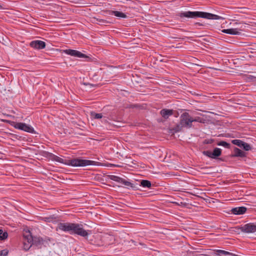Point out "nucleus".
Returning <instances> with one entry per match:
<instances>
[{
	"mask_svg": "<svg viewBox=\"0 0 256 256\" xmlns=\"http://www.w3.org/2000/svg\"><path fill=\"white\" fill-rule=\"evenodd\" d=\"M50 157L53 161H56L62 164H66L68 166L74 167L86 166H95L96 165V164L97 163V162L95 161L88 160H82L78 158L69 160H68L67 162H65L64 159L54 155L53 154H50Z\"/></svg>",
	"mask_w": 256,
	"mask_h": 256,
	"instance_id": "obj_1",
	"label": "nucleus"
},
{
	"mask_svg": "<svg viewBox=\"0 0 256 256\" xmlns=\"http://www.w3.org/2000/svg\"><path fill=\"white\" fill-rule=\"evenodd\" d=\"M206 119L200 113H193L191 116L188 113L184 112L180 116V125L182 128L194 126L195 122L204 123Z\"/></svg>",
	"mask_w": 256,
	"mask_h": 256,
	"instance_id": "obj_2",
	"label": "nucleus"
},
{
	"mask_svg": "<svg viewBox=\"0 0 256 256\" xmlns=\"http://www.w3.org/2000/svg\"><path fill=\"white\" fill-rule=\"evenodd\" d=\"M179 16L181 18H202L208 20H219L220 18V16L218 15L202 12H182L179 14Z\"/></svg>",
	"mask_w": 256,
	"mask_h": 256,
	"instance_id": "obj_3",
	"label": "nucleus"
},
{
	"mask_svg": "<svg viewBox=\"0 0 256 256\" xmlns=\"http://www.w3.org/2000/svg\"><path fill=\"white\" fill-rule=\"evenodd\" d=\"M22 248L26 251L30 250L32 244L40 243V238H33L30 230L26 231L24 234Z\"/></svg>",
	"mask_w": 256,
	"mask_h": 256,
	"instance_id": "obj_4",
	"label": "nucleus"
},
{
	"mask_svg": "<svg viewBox=\"0 0 256 256\" xmlns=\"http://www.w3.org/2000/svg\"><path fill=\"white\" fill-rule=\"evenodd\" d=\"M90 230L84 228L83 224L78 223H73L72 234H77L82 237H86L89 234Z\"/></svg>",
	"mask_w": 256,
	"mask_h": 256,
	"instance_id": "obj_5",
	"label": "nucleus"
},
{
	"mask_svg": "<svg viewBox=\"0 0 256 256\" xmlns=\"http://www.w3.org/2000/svg\"><path fill=\"white\" fill-rule=\"evenodd\" d=\"M72 226L73 223L72 222H60L58 224L56 228V230H60L72 234Z\"/></svg>",
	"mask_w": 256,
	"mask_h": 256,
	"instance_id": "obj_6",
	"label": "nucleus"
},
{
	"mask_svg": "<svg viewBox=\"0 0 256 256\" xmlns=\"http://www.w3.org/2000/svg\"><path fill=\"white\" fill-rule=\"evenodd\" d=\"M109 178L112 180L115 181L120 184H122L126 186L128 188H134V184H132L130 181L126 180L122 178L114 175H110L108 176Z\"/></svg>",
	"mask_w": 256,
	"mask_h": 256,
	"instance_id": "obj_7",
	"label": "nucleus"
},
{
	"mask_svg": "<svg viewBox=\"0 0 256 256\" xmlns=\"http://www.w3.org/2000/svg\"><path fill=\"white\" fill-rule=\"evenodd\" d=\"M62 52L74 57L79 58H86V56L84 54L80 52H79L77 50L71 49L63 50H62Z\"/></svg>",
	"mask_w": 256,
	"mask_h": 256,
	"instance_id": "obj_8",
	"label": "nucleus"
},
{
	"mask_svg": "<svg viewBox=\"0 0 256 256\" xmlns=\"http://www.w3.org/2000/svg\"><path fill=\"white\" fill-rule=\"evenodd\" d=\"M242 232L246 233H253L256 232V224L249 223L240 228Z\"/></svg>",
	"mask_w": 256,
	"mask_h": 256,
	"instance_id": "obj_9",
	"label": "nucleus"
},
{
	"mask_svg": "<svg viewBox=\"0 0 256 256\" xmlns=\"http://www.w3.org/2000/svg\"><path fill=\"white\" fill-rule=\"evenodd\" d=\"M30 46L34 49L41 50L45 48L46 43L42 40H35L32 41L30 44Z\"/></svg>",
	"mask_w": 256,
	"mask_h": 256,
	"instance_id": "obj_10",
	"label": "nucleus"
},
{
	"mask_svg": "<svg viewBox=\"0 0 256 256\" xmlns=\"http://www.w3.org/2000/svg\"><path fill=\"white\" fill-rule=\"evenodd\" d=\"M232 143L240 148H242L245 150L248 151L250 150V145L241 140H232Z\"/></svg>",
	"mask_w": 256,
	"mask_h": 256,
	"instance_id": "obj_11",
	"label": "nucleus"
},
{
	"mask_svg": "<svg viewBox=\"0 0 256 256\" xmlns=\"http://www.w3.org/2000/svg\"><path fill=\"white\" fill-rule=\"evenodd\" d=\"M90 116L92 119L100 120L102 122H107V118L106 114L104 115L101 113H96L92 112L90 114Z\"/></svg>",
	"mask_w": 256,
	"mask_h": 256,
	"instance_id": "obj_12",
	"label": "nucleus"
},
{
	"mask_svg": "<svg viewBox=\"0 0 256 256\" xmlns=\"http://www.w3.org/2000/svg\"><path fill=\"white\" fill-rule=\"evenodd\" d=\"M160 114L163 118L167 119L173 114L174 110H172L164 108L160 110Z\"/></svg>",
	"mask_w": 256,
	"mask_h": 256,
	"instance_id": "obj_13",
	"label": "nucleus"
},
{
	"mask_svg": "<svg viewBox=\"0 0 256 256\" xmlns=\"http://www.w3.org/2000/svg\"><path fill=\"white\" fill-rule=\"evenodd\" d=\"M246 208L244 206H240L232 208V212L234 214H242L246 212Z\"/></svg>",
	"mask_w": 256,
	"mask_h": 256,
	"instance_id": "obj_14",
	"label": "nucleus"
},
{
	"mask_svg": "<svg viewBox=\"0 0 256 256\" xmlns=\"http://www.w3.org/2000/svg\"><path fill=\"white\" fill-rule=\"evenodd\" d=\"M222 32L225 34L232 35H238L240 34V30L238 28L224 29L222 30Z\"/></svg>",
	"mask_w": 256,
	"mask_h": 256,
	"instance_id": "obj_15",
	"label": "nucleus"
},
{
	"mask_svg": "<svg viewBox=\"0 0 256 256\" xmlns=\"http://www.w3.org/2000/svg\"><path fill=\"white\" fill-rule=\"evenodd\" d=\"M110 14L118 18H127L126 15L124 13L117 10H112L110 12Z\"/></svg>",
	"mask_w": 256,
	"mask_h": 256,
	"instance_id": "obj_16",
	"label": "nucleus"
},
{
	"mask_svg": "<svg viewBox=\"0 0 256 256\" xmlns=\"http://www.w3.org/2000/svg\"><path fill=\"white\" fill-rule=\"evenodd\" d=\"M42 220L45 222H54L58 220V218H57V216H56L54 215H52V216H48L42 217Z\"/></svg>",
	"mask_w": 256,
	"mask_h": 256,
	"instance_id": "obj_17",
	"label": "nucleus"
},
{
	"mask_svg": "<svg viewBox=\"0 0 256 256\" xmlns=\"http://www.w3.org/2000/svg\"><path fill=\"white\" fill-rule=\"evenodd\" d=\"M234 156L243 158L246 156V153L237 148H234Z\"/></svg>",
	"mask_w": 256,
	"mask_h": 256,
	"instance_id": "obj_18",
	"label": "nucleus"
},
{
	"mask_svg": "<svg viewBox=\"0 0 256 256\" xmlns=\"http://www.w3.org/2000/svg\"><path fill=\"white\" fill-rule=\"evenodd\" d=\"M216 253H217V254L219 256H234V254H232L229 252H227V251H226L224 250H217Z\"/></svg>",
	"mask_w": 256,
	"mask_h": 256,
	"instance_id": "obj_19",
	"label": "nucleus"
},
{
	"mask_svg": "<svg viewBox=\"0 0 256 256\" xmlns=\"http://www.w3.org/2000/svg\"><path fill=\"white\" fill-rule=\"evenodd\" d=\"M222 154V150L220 148H214L212 155L214 156V159L216 158Z\"/></svg>",
	"mask_w": 256,
	"mask_h": 256,
	"instance_id": "obj_20",
	"label": "nucleus"
},
{
	"mask_svg": "<svg viewBox=\"0 0 256 256\" xmlns=\"http://www.w3.org/2000/svg\"><path fill=\"white\" fill-rule=\"evenodd\" d=\"M14 128H32V127L31 126L26 124L24 123H22V122L16 124L14 125Z\"/></svg>",
	"mask_w": 256,
	"mask_h": 256,
	"instance_id": "obj_21",
	"label": "nucleus"
},
{
	"mask_svg": "<svg viewBox=\"0 0 256 256\" xmlns=\"http://www.w3.org/2000/svg\"><path fill=\"white\" fill-rule=\"evenodd\" d=\"M140 185L144 188H150L152 186L151 182L148 180H142Z\"/></svg>",
	"mask_w": 256,
	"mask_h": 256,
	"instance_id": "obj_22",
	"label": "nucleus"
},
{
	"mask_svg": "<svg viewBox=\"0 0 256 256\" xmlns=\"http://www.w3.org/2000/svg\"><path fill=\"white\" fill-rule=\"evenodd\" d=\"M217 144L219 146H224L226 148H230V144L228 143L227 142H224V141H220V142H218Z\"/></svg>",
	"mask_w": 256,
	"mask_h": 256,
	"instance_id": "obj_23",
	"label": "nucleus"
},
{
	"mask_svg": "<svg viewBox=\"0 0 256 256\" xmlns=\"http://www.w3.org/2000/svg\"><path fill=\"white\" fill-rule=\"evenodd\" d=\"M8 234L6 232H4L2 230H0V240H4L8 238Z\"/></svg>",
	"mask_w": 256,
	"mask_h": 256,
	"instance_id": "obj_24",
	"label": "nucleus"
},
{
	"mask_svg": "<svg viewBox=\"0 0 256 256\" xmlns=\"http://www.w3.org/2000/svg\"><path fill=\"white\" fill-rule=\"evenodd\" d=\"M202 154L204 155L214 159V156L212 155V152H211L210 150H204L202 152Z\"/></svg>",
	"mask_w": 256,
	"mask_h": 256,
	"instance_id": "obj_25",
	"label": "nucleus"
},
{
	"mask_svg": "<svg viewBox=\"0 0 256 256\" xmlns=\"http://www.w3.org/2000/svg\"><path fill=\"white\" fill-rule=\"evenodd\" d=\"M21 130H23L25 132H26L31 134H37V132L34 130V129H20Z\"/></svg>",
	"mask_w": 256,
	"mask_h": 256,
	"instance_id": "obj_26",
	"label": "nucleus"
},
{
	"mask_svg": "<svg viewBox=\"0 0 256 256\" xmlns=\"http://www.w3.org/2000/svg\"><path fill=\"white\" fill-rule=\"evenodd\" d=\"M164 130H166V131L167 132H168L170 134H173L174 132V130H175V129H171V128H170V129H164ZM179 129H176V130L174 131V132H178Z\"/></svg>",
	"mask_w": 256,
	"mask_h": 256,
	"instance_id": "obj_27",
	"label": "nucleus"
},
{
	"mask_svg": "<svg viewBox=\"0 0 256 256\" xmlns=\"http://www.w3.org/2000/svg\"><path fill=\"white\" fill-rule=\"evenodd\" d=\"M60 131H58L62 135V136H64V134H66V132H65L66 130H68V129H60Z\"/></svg>",
	"mask_w": 256,
	"mask_h": 256,
	"instance_id": "obj_28",
	"label": "nucleus"
},
{
	"mask_svg": "<svg viewBox=\"0 0 256 256\" xmlns=\"http://www.w3.org/2000/svg\"><path fill=\"white\" fill-rule=\"evenodd\" d=\"M7 254H8V252H5L4 256H6Z\"/></svg>",
	"mask_w": 256,
	"mask_h": 256,
	"instance_id": "obj_29",
	"label": "nucleus"
},
{
	"mask_svg": "<svg viewBox=\"0 0 256 256\" xmlns=\"http://www.w3.org/2000/svg\"><path fill=\"white\" fill-rule=\"evenodd\" d=\"M2 8V6L0 5V9Z\"/></svg>",
	"mask_w": 256,
	"mask_h": 256,
	"instance_id": "obj_30",
	"label": "nucleus"
}]
</instances>
